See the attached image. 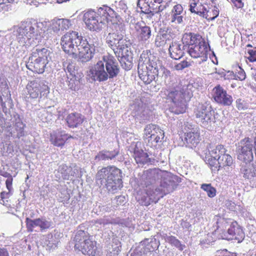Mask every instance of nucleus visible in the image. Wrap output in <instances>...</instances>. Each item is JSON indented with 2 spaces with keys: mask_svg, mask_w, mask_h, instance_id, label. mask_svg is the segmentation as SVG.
<instances>
[{
  "mask_svg": "<svg viewBox=\"0 0 256 256\" xmlns=\"http://www.w3.org/2000/svg\"><path fill=\"white\" fill-rule=\"evenodd\" d=\"M113 14L114 10L111 8L104 6L97 10L90 8L85 10L82 20L89 30L98 32L108 24V20Z\"/></svg>",
  "mask_w": 256,
  "mask_h": 256,
  "instance_id": "nucleus-1",
  "label": "nucleus"
},
{
  "mask_svg": "<svg viewBox=\"0 0 256 256\" xmlns=\"http://www.w3.org/2000/svg\"><path fill=\"white\" fill-rule=\"evenodd\" d=\"M182 42L188 46V52L192 58L199 59L200 63L208 60L210 48L204 38L199 34L186 32L182 36Z\"/></svg>",
  "mask_w": 256,
  "mask_h": 256,
  "instance_id": "nucleus-2",
  "label": "nucleus"
},
{
  "mask_svg": "<svg viewBox=\"0 0 256 256\" xmlns=\"http://www.w3.org/2000/svg\"><path fill=\"white\" fill-rule=\"evenodd\" d=\"M122 170L114 166H108L99 170L96 174V180L104 185L108 192L116 193L123 187Z\"/></svg>",
  "mask_w": 256,
  "mask_h": 256,
  "instance_id": "nucleus-3",
  "label": "nucleus"
},
{
  "mask_svg": "<svg viewBox=\"0 0 256 256\" xmlns=\"http://www.w3.org/2000/svg\"><path fill=\"white\" fill-rule=\"evenodd\" d=\"M74 248L76 250L84 255L96 256L98 254L97 242L92 236L84 230H78L74 238Z\"/></svg>",
  "mask_w": 256,
  "mask_h": 256,
  "instance_id": "nucleus-4",
  "label": "nucleus"
},
{
  "mask_svg": "<svg viewBox=\"0 0 256 256\" xmlns=\"http://www.w3.org/2000/svg\"><path fill=\"white\" fill-rule=\"evenodd\" d=\"M48 56L49 52L46 48H33L26 64L27 68L36 74H43L48 62Z\"/></svg>",
  "mask_w": 256,
  "mask_h": 256,
  "instance_id": "nucleus-5",
  "label": "nucleus"
},
{
  "mask_svg": "<svg viewBox=\"0 0 256 256\" xmlns=\"http://www.w3.org/2000/svg\"><path fill=\"white\" fill-rule=\"evenodd\" d=\"M140 78L146 84H150L158 76V70L156 62L151 60L146 54L140 55L138 68Z\"/></svg>",
  "mask_w": 256,
  "mask_h": 256,
  "instance_id": "nucleus-6",
  "label": "nucleus"
},
{
  "mask_svg": "<svg viewBox=\"0 0 256 256\" xmlns=\"http://www.w3.org/2000/svg\"><path fill=\"white\" fill-rule=\"evenodd\" d=\"M166 99L172 104L173 112L176 114H183L186 110V94L183 88L168 90Z\"/></svg>",
  "mask_w": 256,
  "mask_h": 256,
  "instance_id": "nucleus-7",
  "label": "nucleus"
},
{
  "mask_svg": "<svg viewBox=\"0 0 256 256\" xmlns=\"http://www.w3.org/2000/svg\"><path fill=\"white\" fill-rule=\"evenodd\" d=\"M196 118L204 126H209L214 122V110L211 104L205 102L200 103L194 112Z\"/></svg>",
  "mask_w": 256,
  "mask_h": 256,
  "instance_id": "nucleus-8",
  "label": "nucleus"
},
{
  "mask_svg": "<svg viewBox=\"0 0 256 256\" xmlns=\"http://www.w3.org/2000/svg\"><path fill=\"white\" fill-rule=\"evenodd\" d=\"M164 137V130L156 124H148L144 129L143 138L151 147L156 146L161 143Z\"/></svg>",
  "mask_w": 256,
  "mask_h": 256,
  "instance_id": "nucleus-9",
  "label": "nucleus"
},
{
  "mask_svg": "<svg viewBox=\"0 0 256 256\" xmlns=\"http://www.w3.org/2000/svg\"><path fill=\"white\" fill-rule=\"evenodd\" d=\"M83 38L76 31H70L62 36L60 44L63 50L68 54L72 56L79 44Z\"/></svg>",
  "mask_w": 256,
  "mask_h": 256,
  "instance_id": "nucleus-10",
  "label": "nucleus"
},
{
  "mask_svg": "<svg viewBox=\"0 0 256 256\" xmlns=\"http://www.w3.org/2000/svg\"><path fill=\"white\" fill-rule=\"evenodd\" d=\"M26 88V94L28 96V98L31 99L46 96L50 92L48 86L43 82L37 80L29 81Z\"/></svg>",
  "mask_w": 256,
  "mask_h": 256,
  "instance_id": "nucleus-11",
  "label": "nucleus"
},
{
  "mask_svg": "<svg viewBox=\"0 0 256 256\" xmlns=\"http://www.w3.org/2000/svg\"><path fill=\"white\" fill-rule=\"evenodd\" d=\"M76 48L75 51L72 55V58H78L83 62H88L93 58L95 52L94 46L90 44L86 40L82 38L80 44Z\"/></svg>",
  "mask_w": 256,
  "mask_h": 256,
  "instance_id": "nucleus-12",
  "label": "nucleus"
},
{
  "mask_svg": "<svg viewBox=\"0 0 256 256\" xmlns=\"http://www.w3.org/2000/svg\"><path fill=\"white\" fill-rule=\"evenodd\" d=\"M252 141L250 138H245L238 143V160L247 162L252 160Z\"/></svg>",
  "mask_w": 256,
  "mask_h": 256,
  "instance_id": "nucleus-13",
  "label": "nucleus"
},
{
  "mask_svg": "<svg viewBox=\"0 0 256 256\" xmlns=\"http://www.w3.org/2000/svg\"><path fill=\"white\" fill-rule=\"evenodd\" d=\"M168 193H170L168 190H165L160 189V188H156L154 190L150 187H147L146 190V196H144L140 199L139 198L138 200L142 205L148 206L152 202H157L160 198H163Z\"/></svg>",
  "mask_w": 256,
  "mask_h": 256,
  "instance_id": "nucleus-14",
  "label": "nucleus"
},
{
  "mask_svg": "<svg viewBox=\"0 0 256 256\" xmlns=\"http://www.w3.org/2000/svg\"><path fill=\"white\" fill-rule=\"evenodd\" d=\"M217 228L216 232L218 234L220 238L224 240H230L232 238H237L236 236V228L232 224L230 227L226 231V228L228 226L227 220L224 218H220L218 220L217 222Z\"/></svg>",
  "mask_w": 256,
  "mask_h": 256,
  "instance_id": "nucleus-15",
  "label": "nucleus"
},
{
  "mask_svg": "<svg viewBox=\"0 0 256 256\" xmlns=\"http://www.w3.org/2000/svg\"><path fill=\"white\" fill-rule=\"evenodd\" d=\"M212 96L217 104L223 106H230L233 102L232 96L220 84L213 88Z\"/></svg>",
  "mask_w": 256,
  "mask_h": 256,
  "instance_id": "nucleus-16",
  "label": "nucleus"
},
{
  "mask_svg": "<svg viewBox=\"0 0 256 256\" xmlns=\"http://www.w3.org/2000/svg\"><path fill=\"white\" fill-rule=\"evenodd\" d=\"M142 1L144 2V6L141 7L142 11L151 16L162 11L166 8V6L162 4L163 0H138V4Z\"/></svg>",
  "mask_w": 256,
  "mask_h": 256,
  "instance_id": "nucleus-17",
  "label": "nucleus"
},
{
  "mask_svg": "<svg viewBox=\"0 0 256 256\" xmlns=\"http://www.w3.org/2000/svg\"><path fill=\"white\" fill-rule=\"evenodd\" d=\"M88 76L92 80L103 82L108 80V74L104 70V62L98 61L87 72Z\"/></svg>",
  "mask_w": 256,
  "mask_h": 256,
  "instance_id": "nucleus-18",
  "label": "nucleus"
},
{
  "mask_svg": "<svg viewBox=\"0 0 256 256\" xmlns=\"http://www.w3.org/2000/svg\"><path fill=\"white\" fill-rule=\"evenodd\" d=\"M74 137L66 133L64 130L53 131L50 134V140L54 146L62 147L65 145L68 140Z\"/></svg>",
  "mask_w": 256,
  "mask_h": 256,
  "instance_id": "nucleus-19",
  "label": "nucleus"
},
{
  "mask_svg": "<svg viewBox=\"0 0 256 256\" xmlns=\"http://www.w3.org/2000/svg\"><path fill=\"white\" fill-rule=\"evenodd\" d=\"M115 47L116 48V52L118 54L119 56L121 57L122 60L125 62L124 60H126L128 62L127 66H126L124 68L128 70H130L132 66V63L128 60L129 56H131V52L128 50L126 40L122 38Z\"/></svg>",
  "mask_w": 256,
  "mask_h": 256,
  "instance_id": "nucleus-20",
  "label": "nucleus"
},
{
  "mask_svg": "<svg viewBox=\"0 0 256 256\" xmlns=\"http://www.w3.org/2000/svg\"><path fill=\"white\" fill-rule=\"evenodd\" d=\"M102 60L105 62L108 77L113 78L116 76L119 72V68L114 57L108 54L104 56Z\"/></svg>",
  "mask_w": 256,
  "mask_h": 256,
  "instance_id": "nucleus-21",
  "label": "nucleus"
},
{
  "mask_svg": "<svg viewBox=\"0 0 256 256\" xmlns=\"http://www.w3.org/2000/svg\"><path fill=\"white\" fill-rule=\"evenodd\" d=\"M219 154V162L220 168H224L226 166H230L233 164V159L232 156L227 154V150L222 144H218L216 146Z\"/></svg>",
  "mask_w": 256,
  "mask_h": 256,
  "instance_id": "nucleus-22",
  "label": "nucleus"
},
{
  "mask_svg": "<svg viewBox=\"0 0 256 256\" xmlns=\"http://www.w3.org/2000/svg\"><path fill=\"white\" fill-rule=\"evenodd\" d=\"M206 161L212 171H218L220 168L219 154L215 148L210 151L209 154L206 156Z\"/></svg>",
  "mask_w": 256,
  "mask_h": 256,
  "instance_id": "nucleus-23",
  "label": "nucleus"
},
{
  "mask_svg": "<svg viewBox=\"0 0 256 256\" xmlns=\"http://www.w3.org/2000/svg\"><path fill=\"white\" fill-rule=\"evenodd\" d=\"M84 120V116L82 114L76 112L69 114L65 119L66 124L70 128L78 127L82 124Z\"/></svg>",
  "mask_w": 256,
  "mask_h": 256,
  "instance_id": "nucleus-24",
  "label": "nucleus"
},
{
  "mask_svg": "<svg viewBox=\"0 0 256 256\" xmlns=\"http://www.w3.org/2000/svg\"><path fill=\"white\" fill-rule=\"evenodd\" d=\"M161 178L160 184V189L168 190V187L170 186H174V180L178 178V177L172 175L170 172L167 171H163L160 174Z\"/></svg>",
  "mask_w": 256,
  "mask_h": 256,
  "instance_id": "nucleus-25",
  "label": "nucleus"
},
{
  "mask_svg": "<svg viewBox=\"0 0 256 256\" xmlns=\"http://www.w3.org/2000/svg\"><path fill=\"white\" fill-rule=\"evenodd\" d=\"M135 29L137 38L139 41L145 42L150 38L152 32L149 26L146 25L141 26L140 24L137 23L136 24Z\"/></svg>",
  "mask_w": 256,
  "mask_h": 256,
  "instance_id": "nucleus-26",
  "label": "nucleus"
},
{
  "mask_svg": "<svg viewBox=\"0 0 256 256\" xmlns=\"http://www.w3.org/2000/svg\"><path fill=\"white\" fill-rule=\"evenodd\" d=\"M71 26L70 21L65 18L54 20L50 27L54 32H57L60 30H68Z\"/></svg>",
  "mask_w": 256,
  "mask_h": 256,
  "instance_id": "nucleus-27",
  "label": "nucleus"
},
{
  "mask_svg": "<svg viewBox=\"0 0 256 256\" xmlns=\"http://www.w3.org/2000/svg\"><path fill=\"white\" fill-rule=\"evenodd\" d=\"M144 253L152 252L158 248L159 244L156 238H145L140 242Z\"/></svg>",
  "mask_w": 256,
  "mask_h": 256,
  "instance_id": "nucleus-28",
  "label": "nucleus"
},
{
  "mask_svg": "<svg viewBox=\"0 0 256 256\" xmlns=\"http://www.w3.org/2000/svg\"><path fill=\"white\" fill-rule=\"evenodd\" d=\"M133 157L138 164H144L150 162L148 154L137 146L134 148Z\"/></svg>",
  "mask_w": 256,
  "mask_h": 256,
  "instance_id": "nucleus-29",
  "label": "nucleus"
},
{
  "mask_svg": "<svg viewBox=\"0 0 256 256\" xmlns=\"http://www.w3.org/2000/svg\"><path fill=\"white\" fill-rule=\"evenodd\" d=\"M184 11L182 6L180 4L175 5L171 12V22L176 24H181L182 22L183 16L182 14Z\"/></svg>",
  "mask_w": 256,
  "mask_h": 256,
  "instance_id": "nucleus-30",
  "label": "nucleus"
},
{
  "mask_svg": "<svg viewBox=\"0 0 256 256\" xmlns=\"http://www.w3.org/2000/svg\"><path fill=\"white\" fill-rule=\"evenodd\" d=\"M168 50L170 57L174 60L180 59L184 54L181 45L176 42L172 43V45L170 46Z\"/></svg>",
  "mask_w": 256,
  "mask_h": 256,
  "instance_id": "nucleus-31",
  "label": "nucleus"
},
{
  "mask_svg": "<svg viewBox=\"0 0 256 256\" xmlns=\"http://www.w3.org/2000/svg\"><path fill=\"white\" fill-rule=\"evenodd\" d=\"M244 178L248 180H253L256 177V164H246L242 169Z\"/></svg>",
  "mask_w": 256,
  "mask_h": 256,
  "instance_id": "nucleus-32",
  "label": "nucleus"
},
{
  "mask_svg": "<svg viewBox=\"0 0 256 256\" xmlns=\"http://www.w3.org/2000/svg\"><path fill=\"white\" fill-rule=\"evenodd\" d=\"M163 238L166 242L168 243L172 246H174L180 251H182L185 248V245L173 236H168L166 234L163 236Z\"/></svg>",
  "mask_w": 256,
  "mask_h": 256,
  "instance_id": "nucleus-33",
  "label": "nucleus"
},
{
  "mask_svg": "<svg viewBox=\"0 0 256 256\" xmlns=\"http://www.w3.org/2000/svg\"><path fill=\"white\" fill-rule=\"evenodd\" d=\"M219 14V10L216 6H211L208 8L204 7V13H202V16L208 20H212L215 19Z\"/></svg>",
  "mask_w": 256,
  "mask_h": 256,
  "instance_id": "nucleus-34",
  "label": "nucleus"
},
{
  "mask_svg": "<svg viewBox=\"0 0 256 256\" xmlns=\"http://www.w3.org/2000/svg\"><path fill=\"white\" fill-rule=\"evenodd\" d=\"M123 37L122 34L118 32L110 33L106 38V42L110 47H115Z\"/></svg>",
  "mask_w": 256,
  "mask_h": 256,
  "instance_id": "nucleus-35",
  "label": "nucleus"
},
{
  "mask_svg": "<svg viewBox=\"0 0 256 256\" xmlns=\"http://www.w3.org/2000/svg\"><path fill=\"white\" fill-rule=\"evenodd\" d=\"M185 140L187 144L195 146L200 141V134L197 132H190L186 134Z\"/></svg>",
  "mask_w": 256,
  "mask_h": 256,
  "instance_id": "nucleus-36",
  "label": "nucleus"
},
{
  "mask_svg": "<svg viewBox=\"0 0 256 256\" xmlns=\"http://www.w3.org/2000/svg\"><path fill=\"white\" fill-rule=\"evenodd\" d=\"M34 28L32 26V24L29 23L20 32L19 36L24 35V36H22V38L24 39L23 43H26L25 40L30 39L34 36Z\"/></svg>",
  "mask_w": 256,
  "mask_h": 256,
  "instance_id": "nucleus-37",
  "label": "nucleus"
},
{
  "mask_svg": "<svg viewBox=\"0 0 256 256\" xmlns=\"http://www.w3.org/2000/svg\"><path fill=\"white\" fill-rule=\"evenodd\" d=\"M162 172L157 168L149 169L143 172L142 176L144 178L148 180H156L160 176V174Z\"/></svg>",
  "mask_w": 256,
  "mask_h": 256,
  "instance_id": "nucleus-38",
  "label": "nucleus"
},
{
  "mask_svg": "<svg viewBox=\"0 0 256 256\" xmlns=\"http://www.w3.org/2000/svg\"><path fill=\"white\" fill-rule=\"evenodd\" d=\"M200 188L207 192V194L210 198H214L216 195V189L212 187L210 184H203L201 185Z\"/></svg>",
  "mask_w": 256,
  "mask_h": 256,
  "instance_id": "nucleus-39",
  "label": "nucleus"
},
{
  "mask_svg": "<svg viewBox=\"0 0 256 256\" xmlns=\"http://www.w3.org/2000/svg\"><path fill=\"white\" fill-rule=\"evenodd\" d=\"M38 218L34 220H32L29 218H26V225L27 230L28 232H32L34 228L36 226H38Z\"/></svg>",
  "mask_w": 256,
  "mask_h": 256,
  "instance_id": "nucleus-40",
  "label": "nucleus"
},
{
  "mask_svg": "<svg viewBox=\"0 0 256 256\" xmlns=\"http://www.w3.org/2000/svg\"><path fill=\"white\" fill-rule=\"evenodd\" d=\"M236 106L238 110H246L248 107L246 102L244 100L240 98L236 100Z\"/></svg>",
  "mask_w": 256,
  "mask_h": 256,
  "instance_id": "nucleus-41",
  "label": "nucleus"
},
{
  "mask_svg": "<svg viewBox=\"0 0 256 256\" xmlns=\"http://www.w3.org/2000/svg\"><path fill=\"white\" fill-rule=\"evenodd\" d=\"M236 70L237 72H236L234 76V78L241 81L244 80L246 78V74L244 70L240 66L238 67V69Z\"/></svg>",
  "mask_w": 256,
  "mask_h": 256,
  "instance_id": "nucleus-42",
  "label": "nucleus"
},
{
  "mask_svg": "<svg viewBox=\"0 0 256 256\" xmlns=\"http://www.w3.org/2000/svg\"><path fill=\"white\" fill-rule=\"evenodd\" d=\"M38 226L40 228L41 231L48 229L50 226V224L45 219L38 218Z\"/></svg>",
  "mask_w": 256,
  "mask_h": 256,
  "instance_id": "nucleus-43",
  "label": "nucleus"
},
{
  "mask_svg": "<svg viewBox=\"0 0 256 256\" xmlns=\"http://www.w3.org/2000/svg\"><path fill=\"white\" fill-rule=\"evenodd\" d=\"M119 154L118 150H114L112 151H106L102 155L104 159H112L117 156Z\"/></svg>",
  "mask_w": 256,
  "mask_h": 256,
  "instance_id": "nucleus-44",
  "label": "nucleus"
},
{
  "mask_svg": "<svg viewBox=\"0 0 256 256\" xmlns=\"http://www.w3.org/2000/svg\"><path fill=\"white\" fill-rule=\"evenodd\" d=\"M122 18L120 16L116 14L114 10L113 15L110 18V20H108V24L110 22L112 24H118V23H122Z\"/></svg>",
  "mask_w": 256,
  "mask_h": 256,
  "instance_id": "nucleus-45",
  "label": "nucleus"
},
{
  "mask_svg": "<svg viewBox=\"0 0 256 256\" xmlns=\"http://www.w3.org/2000/svg\"><path fill=\"white\" fill-rule=\"evenodd\" d=\"M192 65L190 62H188L186 60L182 61L179 64L176 65L175 67L177 70H182L184 68L189 67Z\"/></svg>",
  "mask_w": 256,
  "mask_h": 256,
  "instance_id": "nucleus-46",
  "label": "nucleus"
},
{
  "mask_svg": "<svg viewBox=\"0 0 256 256\" xmlns=\"http://www.w3.org/2000/svg\"><path fill=\"white\" fill-rule=\"evenodd\" d=\"M249 56L248 59L250 62H256V48L253 49L249 50L248 52Z\"/></svg>",
  "mask_w": 256,
  "mask_h": 256,
  "instance_id": "nucleus-47",
  "label": "nucleus"
},
{
  "mask_svg": "<svg viewBox=\"0 0 256 256\" xmlns=\"http://www.w3.org/2000/svg\"><path fill=\"white\" fill-rule=\"evenodd\" d=\"M230 2L238 9L242 8L244 6L243 0H230Z\"/></svg>",
  "mask_w": 256,
  "mask_h": 256,
  "instance_id": "nucleus-48",
  "label": "nucleus"
},
{
  "mask_svg": "<svg viewBox=\"0 0 256 256\" xmlns=\"http://www.w3.org/2000/svg\"><path fill=\"white\" fill-rule=\"evenodd\" d=\"M12 182H13L12 176L8 178H7L6 180V188L9 192H11L13 189Z\"/></svg>",
  "mask_w": 256,
  "mask_h": 256,
  "instance_id": "nucleus-49",
  "label": "nucleus"
},
{
  "mask_svg": "<svg viewBox=\"0 0 256 256\" xmlns=\"http://www.w3.org/2000/svg\"><path fill=\"white\" fill-rule=\"evenodd\" d=\"M10 192H9V191L8 192H6L4 191H2L0 192V196L1 200H2V202H4L3 203L4 204V200L6 199H8L9 198Z\"/></svg>",
  "mask_w": 256,
  "mask_h": 256,
  "instance_id": "nucleus-50",
  "label": "nucleus"
},
{
  "mask_svg": "<svg viewBox=\"0 0 256 256\" xmlns=\"http://www.w3.org/2000/svg\"><path fill=\"white\" fill-rule=\"evenodd\" d=\"M0 256H10L8 250L6 248H0Z\"/></svg>",
  "mask_w": 256,
  "mask_h": 256,
  "instance_id": "nucleus-51",
  "label": "nucleus"
},
{
  "mask_svg": "<svg viewBox=\"0 0 256 256\" xmlns=\"http://www.w3.org/2000/svg\"><path fill=\"white\" fill-rule=\"evenodd\" d=\"M117 198V204L118 205L122 204L124 202V197L122 196H118L116 197Z\"/></svg>",
  "mask_w": 256,
  "mask_h": 256,
  "instance_id": "nucleus-52",
  "label": "nucleus"
},
{
  "mask_svg": "<svg viewBox=\"0 0 256 256\" xmlns=\"http://www.w3.org/2000/svg\"><path fill=\"white\" fill-rule=\"evenodd\" d=\"M163 74L166 77H168V76H170V74H171L169 70H168L165 68H164Z\"/></svg>",
  "mask_w": 256,
  "mask_h": 256,
  "instance_id": "nucleus-53",
  "label": "nucleus"
},
{
  "mask_svg": "<svg viewBox=\"0 0 256 256\" xmlns=\"http://www.w3.org/2000/svg\"><path fill=\"white\" fill-rule=\"evenodd\" d=\"M14 0H0V5L5 4L13 2Z\"/></svg>",
  "mask_w": 256,
  "mask_h": 256,
  "instance_id": "nucleus-54",
  "label": "nucleus"
},
{
  "mask_svg": "<svg viewBox=\"0 0 256 256\" xmlns=\"http://www.w3.org/2000/svg\"><path fill=\"white\" fill-rule=\"evenodd\" d=\"M2 176L4 178H8L12 176L11 174L7 172H4V174H2Z\"/></svg>",
  "mask_w": 256,
  "mask_h": 256,
  "instance_id": "nucleus-55",
  "label": "nucleus"
},
{
  "mask_svg": "<svg viewBox=\"0 0 256 256\" xmlns=\"http://www.w3.org/2000/svg\"><path fill=\"white\" fill-rule=\"evenodd\" d=\"M128 256H140V254L138 253V252L134 251L130 253L129 256L128 255Z\"/></svg>",
  "mask_w": 256,
  "mask_h": 256,
  "instance_id": "nucleus-56",
  "label": "nucleus"
},
{
  "mask_svg": "<svg viewBox=\"0 0 256 256\" xmlns=\"http://www.w3.org/2000/svg\"><path fill=\"white\" fill-rule=\"evenodd\" d=\"M119 5H122V8L124 10V11L126 10V9H127L126 4H125L123 2H120V4H119Z\"/></svg>",
  "mask_w": 256,
  "mask_h": 256,
  "instance_id": "nucleus-57",
  "label": "nucleus"
},
{
  "mask_svg": "<svg viewBox=\"0 0 256 256\" xmlns=\"http://www.w3.org/2000/svg\"><path fill=\"white\" fill-rule=\"evenodd\" d=\"M254 78L255 81V82L254 83V86H252L254 87V88L256 89V74L254 75Z\"/></svg>",
  "mask_w": 256,
  "mask_h": 256,
  "instance_id": "nucleus-58",
  "label": "nucleus"
},
{
  "mask_svg": "<svg viewBox=\"0 0 256 256\" xmlns=\"http://www.w3.org/2000/svg\"><path fill=\"white\" fill-rule=\"evenodd\" d=\"M168 36V34H164L162 35V38H167Z\"/></svg>",
  "mask_w": 256,
  "mask_h": 256,
  "instance_id": "nucleus-59",
  "label": "nucleus"
},
{
  "mask_svg": "<svg viewBox=\"0 0 256 256\" xmlns=\"http://www.w3.org/2000/svg\"><path fill=\"white\" fill-rule=\"evenodd\" d=\"M3 7L6 9V10H8V5H4Z\"/></svg>",
  "mask_w": 256,
  "mask_h": 256,
  "instance_id": "nucleus-60",
  "label": "nucleus"
},
{
  "mask_svg": "<svg viewBox=\"0 0 256 256\" xmlns=\"http://www.w3.org/2000/svg\"><path fill=\"white\" fill-rule=\"evenodd\" d=\"M4 172L2 171V170H0V176H2V174H4Z\"/></svg>",
  "mask_w": 256,
  "mask_h": 256,
  "instance_id": "nucleus-61",
  "label": "nucleus"
},
{
  "mask_svg": "<svg viewBox=\"0 0 256 256\" xmlns=\"http://www.w3.org/2000/svg\"><path fill=\"white\" fill-rule=\"evenodd\" d=\"M158 38H156V42H158Z\"/></svg>",
  "mask_w": 256,
  "mask_h": 256,
  "instance_id": "nucleus-62",
  "label": "nucleus"
},
{
  "mask_svg": "<svg viewBox=\"0 0 256 256\" xmlns=\"http://www.w3.org/2000/svg\"><path fill=\"white\" fill-rule=\"evenodd\" d=\"M248 46H251V45H250V44H248Z\"/></svg>",
  "mask_w": 256,
  "mask_h": 256,
  "instance_id": "nucleus-63",
  "label": "nucleus"
}]
</instances>
